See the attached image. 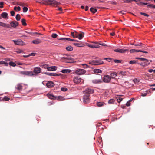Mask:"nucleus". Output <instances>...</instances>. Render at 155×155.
<instances>
[{
	"label": "nucleus",
	"instance_id": "nucleus-47",
	"mask_svg": "<svg viewBox=\"0 0 155 155\" xmlns=\"http://www.w3.org/2000/svg\"><path fill=\"white\" fill-rule=\"evenodd\" d=\"M48 96L50 99H53L54 97V96L51 94H48Z\"/></svg>",
	"mask_w": 155,
	"mask_h": 155
},
{
	"label": "nucleus",
	"instance_id": "nucleus-37",
	"mask_svg": "<svg viewBox=\"0 0 155 155\" xmlns=\"http://www.w3.org/2000/svg\"><path fill=\"white\" fill-rule=\"evenodd\" d=\"M15 18L17 21H19L21 18L20 15L19 14H17L16 15Z\"/></svg>",
	"mask_w": 155,
	"mask_h": 155
},
{
	"label": "nucleus",
	"instance_id": "nucleus-60",
	"mask_svg": "<svg viewBox=\"0 0 155 155\" xmlns=\"http://www.w3.org/2000/svg\"><path fill=\"white\" fill-rule=\"evenodd\" d=\"M82 65L84 68H87V67H89L86 64H82Z\"/></svg>",
	"mask_w": 155,
	"mask_h": 155
},
{
	"label": "nucleus",
	"instance_id": "nucleus-12",
	"mask_svg": "<svg viewBox=\"0 0 155 155\" xmlns=\"http://www.w3.org/2000/svg\"><path fill=\"white\" fill-rule=\"evenodd\" d=\"M12 3L14 5H18L21 6H24L26 5V4L24 3L17 2H12Z\"/></svg>",
	"mask_w": 155,
	"mask_h": 155
},
{
	"label": "nucleus",
	"instance_id": "nucleus-29",
	"mask_svg": "<svg viewBox=\"0 0 155 155\" xmlns=\"http://www.w3.org/2000/svg\"><path fill=\"white\" fill-rule=\"evenodd\" d=\"M66 50L68 51H71L73 50V48L71 46H68L66 48Z\"/></svg>",
	"mask_w": 155,
	"mask_h": 155
},
{
	"label": "nucleus",
	"instance_id": "nucleus-41",
	"mask_svg": "<svg viewBox=\"0 0 155 155\" xmlns=\"http://www.w3.org/2000/svg\"><path fill=\"white\" fill-rule=\"evenodd\" d=\"M137 61L134 60H131L130 61L129 63L131 64H134L136 63Z\"/></svg>",
	"mask_w": 155,
	"mask_h": 155
},
{
	"label": "nucleus",
	"instance_id": "nucleus-40",
	"mask_svg": "<svg viewBox=\"0 0 155 155\" xmlns=\"http://www.w3.org/2000/svg\"><path fill=\"white\" fill-rule=\"evenodd\" d=\"M2 99L3 101H8L10 99L7 96H5L3 98H2Z\"/></svg>",
	"mask_w": 155,
	"mask_h": 155
},
{
	"label": "nucleus",
	"instance_id": "nucleus-56",
	"mask_svg": "<svg viewBox=\"0 0 155 155\" xmlns=\"http://www.w3.org/2000/svg\"><path fill=\"white\" fill-rule=\"evenodd\" d=\"M3 4H4V3L3 2H0V5H1L0 6V8H3Z\"/></svg>",
	"mask_w": 155,
	"mask_h": 155
},
{
	"label": "nucleus",
	"instance_id": "nucleus-44",
	"mask_svg": "<svg viewBox=\"0 0 155 155\" xmlns=\"http://www.w3.org/2000/svg\"><path fill=\"white\" fill-rule=\"evenodd\" d=\"M3 25L4 26H3V27H6V28H10V25L8 24H5V23H4Z\"/></svg>",
	"mask_w": 155,
	"mask_h": 155
},
{
	"label": "nucleus",
	"instance_id": "nucleus-38",
	"mask_svg": "<svg viewBox=\"0 0 155 155\" xmlns=\"http://www.w3.org/2000/svg\"><path fill=\"white\" fill-rule=\"evenodd\" d=\"M59 40H68L70 41L71 40V39L69 38H61L59 39Z\"/></svg>",
	"mask_w": 155,
	"mask_h": 155
},
{
	"label": "nucleus",
	"instance_id": "nucleus-5",
	"mask_svg": "<svg viewBox=\"0 0 155 155\" xmlns=\"http://www.w3.org/2000/svg\"><path fill=\"white\" fill-rule=\"evenodd\" d=\"M61 59L64 61H65L66 62L71 63L74 61V59L71 57H68V58L62 57Z\"/></svg>",
	"mask_w": 155,
	"mask_h": 155
},
{
	"label": "nucleus",
	"instance_id": "nucleus-59",
	"mask_svg": "<svg viewBox=\"0 0 155 155\" xmlns=\"http://www.w3.org/2000/svg\"><path fill=\"white\" fill-rule=\"evenodd\" d=\"M11 14V16H14L15 14V12L14 11H12L10 12Z\"/></svg>",
	"mask_w": 155,
	"mask_h": 155
},
{
	"label": "nucleus",
	"instance_id": "nucleus-39",
	"mask_svg": "<svg viewBox=\"0 0 155 155\" xmlns=\"http://www.w3.org/2000/svg\"><path fill=\"white\" fill-rule=\"evenodd\" d=\"M147 7L153 8H155V5H153V4H148L147 6Z\"/></svg>",
	"mask_w": 155,
	"mask_h": 155
},
{
	"label": "nucleus",
	"instance_id": "nucleus-50",
	"mask_svg": "<svg viewBox=\"0 0 155 155\" xmlns=\"http://www.w3.org/2000/svg\"><path fill=\"white\" fill-rule=\"evenodd\" d=\"M28 8L26 7H24L23 8V12H26L27 11H28Z\"/></svg>",
	"mask_w": 155,
	"mask_h": 155
},
{
	"label": "nucleus",
	"instance_id": "nucleus-15",
	"mask_svg": "<svg viewBox=\"0 0 155 155\" xmlns=\"http://www.w3.org/2000/svg\"><path fill=\"white\" fill-rule=\"evenodd\" d=\"M10 28L11 27L16 28L17 26H18V22L16 21H15V22L12 21L10 22Z\"/></svg>",
	"mask_w": 155,
	"mask_h": 155
},
{
	"label": "nucleus",
	"instance_id": "nucleus-26",
	"mask_svg": "<svg viewBox=\"0 0 155 155\" xmlns=\"http://www.w3.org/2000/svg\"><path fill=\"white\" fill-rule=\"evenodd\" d=\"M90 10V11L93 14L95 13L97 11V9L94 8L93 7L91 8Z\"/></svg>",
	"mask_w": 155,
	"mask_h": 155
},
{
	"label": "nucleus",
	"instance_id": "nucleus-10",
	"mask_svg": "<svg viewBox=\"0 0 155 155\" xmlns=\"http://www.w3.org/2000/svg\"><path fill=\"white\" fill-rule=\"evenodd\" d=\"M41 69L39 67H36L34 68L33 72L35 74L40 73L41 72Z\"/></svg>",
	"mask_w": 155,
	"mask_h": 155
},
{
	"label": "nucleus",
	"instance_id": "nucleus-42",
	"mask_svg": "<svg viewBox=\"0 0 155 155\" xmlns=\"http://www.w3.org/2000/svg\"><path fill=\"white\" fill-rule=\"evenodd\" d=\"M9 64L11 66L15 67L16 66V64L15 63L12 62H10L9 63Z\"/></svg>",
	"mask_w": 155,
	"mask_h": 155
},
{
	"label": "nucleus",
	"instance_id": "nucleus-31",
	"mask_svg": "<svg viewBox=\"0 0 155 155\" xmlns=\"http://www.w3.org/2000/svg\"><path fill=\"white\" fill-rule=\"evenodd\" d=\"M84 33L82 32L80 34H78V38L80 40L83 37Z\"/></svg>",
	"mask_w": 155,
	"mask_h": 155
},
{
	"label": "nucleus",
	"instance_id": "nucleus-23",
	"mask_svg": "<svg viewBox=\"0 0 155 155\" xmlns=\"http://www.w3.org/2000/svg\"><path fill=\"white\" fill-rule=\"evenodd\" d=\"M41 42V41L39 39H37L36 40L33 41L32 42L35 44H38L40 43Z\"/></svg>",
	"mask_w": 155,
	"mask_h": 155
},
{
	"label": "nucleus",
	"instance_id": "nucleus-58",
	"mask_svg": "<svg viewBox=\"0 0 155 155\" xmlns=\"http://www.w3.org/2000/svg\"><path fill=\"white\" fill-rule=\"evenodd\" d=\"M78 34L77 32H76V34H74V38H78Z\"/></svg>",
	"mask_w": 155,
	"mask_h": 155
},
{
	"label": "nucleus",
	"instance_id": "nucleus-64",
	"mask_svg": "<svg viewBox=\"0 0 155 155\" xmlns=\"http://www.w3.org/2000/svg\"><path fill=\"white\" fill-rule=\"evenodd\" d=\"M147 93H142L141 94V96L143 97L147 95Z\"/></svg>",
	"mask_w": 155,
	"mask_h": 155
},
{
	"label": "nucleus",
	"instance_id": "nucleus-36",
	"mask_svg": "<svg viewBox=\"0 0 155 155\" xmlns=\"http://www.w3.org/2000/svg\"><path fill=\"white\" fill-rule=\"evenodd\" d=\"M14 10L16 11H19L21 10V8L19 6L17 7L16 6H15L14 7Z\"/></svg>",
	"mask_w": 155,
	"mask_h": 155
},
{
	"label": "nucleus",
	"instance_id": "nucleus-1",
	"mask_svg": "<svg viewBox=\"0 0 155 155\" xmlns=\"http://www.w3.org/2000/svg\"><path fill=\"white\" fill-rule=\"evenodd\" d=\"M94 92L93 89L90 88H87L83 91L84 94L83 97V102L84 103L86 104L90 102V95Z\"/></svg>",
	"mask_w": 155,
	"mask_h": 155
},
{
	"label": "nucleus",
	"instance_id": "nucleus-62",
	"mask_svg": "<svg viewBox=\"0 0 155 155\" xmlns=\"http://www.w3.org/2000/svg\"><path fill=\"white\" fill-rule=\"evenodd\" d=\"M58 99L60 101H62L63 100V97L61 96H59L58 97Z\"/></svg>",
	"mask_w": 155,
	"mask_h": 155
},
{
	"label": "nucleus",
	"instance_id": "nucleus-11",
	"mask_svg": "<svg viewBox=\"0 0 155 155\" xmlns=\"http://www.w3.org/2000/svg\"><path fill=\"white\" fill-rule=\"evenodd\" d=\"M128 51V49H117L114 50L115 52L120 53H125Z\"/></svg>",
	"mask_w": 155,
	"mask_h": 155
},
{
	"label": "nucleus",
	"instance_id": "nucleus-17",
	"mask_svg": "<svg viewBox=\"0 0 155 155\" xmlns=\"http://www.w3.org/2000/svg\"><path fill=\"white\" fill-rule=\"evenodd\" d=\"M89 47L91 48H98L100 47V46L97 44H87V45Z\"/></svg>",
	"mask_w": 155,
	"mask_h": 155
},
{
	"label": "nucleus",
	"instance_id": "nucleus-28",
	"mask_svg": "<svg viewBox=\"0 0 155 155\" xmlns=\"http://www.w3.org/2000/svg\"><path fill=\"white\" fill-rule=\"evenodd\" d=\"M71 71V70L69 69H63L61 71V72L63 73H69Z\"/></svg>",
	"mask_w": 155,
	"mask_h": 155
},
{
	"label": "nucleus",
	"instance_id": "nucleus-33",
	"mask_svg": "<svg viewBox=\"0 0 155 155\" xmlns=\"http://www.w3.org/2000/svg\"><path fill=\"white\" fill-rule=\"evenodd\" d=\"M94 71L95 73H101L102 72L101 70L99 69H95L94 70Z\"/></svg>",
	"mask_w": 155,
	"mask_h": 155
},
{
	"label": "nucleus",
	"instance_id": "nucleus-48",
	"mask_svg": "<svg viewBox=\"0 0 155 155\" xmlns=\"http://www.w3.org/2000/svg\"><path fill=\"white\" fill-rule=\"evenodd\" d=\"M58 35L55 33H53L51 35V37L53 38H55L57 37Z\"/></svg>",
	"mask_w": 155,
	"mask_h": 155
},
{
	"label": "nucleus",
	"instance_id": "nucleus-16",
	"mask_svg": "<svg viewBox=\"0 0 155 155\" xmlns=\"http://www.w3.org/2000/svg\"><path fill=\"white\" fill-rule=\"evenodd\" d=\"M130 52L131 53H133L134 52H142L143 53H147L148 52L147 51H143L142 50H135L134 49H131L130 50Z\"/></svg>",
	"mask_w": 155,
	"mask_h": 155
},
{
	"label": "nucleus",
	"instance_id": "nucleus-51",
	"mask_svg": "<svg viewBox=\"0 0 155 155\" xmlns=\"http://www.w3.org/2000/svg\"><path fill=\"white\" fill-rule=\"evenodd\" d=\"M121 61H122L121 60H117V59H115V60H114V61L115 63H121Z\"/></svg>",
	"mask_w": 155,
	"mask_h": 155
},
{
	"label": "nucleus",
	"instance_id": "nucleus-32",
	"mask_svg": "<svg viewBox=\"0 0 155 155\" xmlns=\"http://www.w3.org/2000/svg\"><path fill=\"white\" fill-rule=\"evenodd\" d=\"M127 72L125 71H121L119 72V74L124 76L126 75Z\"/></svg>",
	"mask_w": 155,
	"mask_h": 155
},
{
	"label": "nucleus",
	"instance_id": "nucleus-49",
	"mask_svg": "<svg viewBox=\"0 0 155 155\" xmlns=\"http://www.w3.org/2000/svg\"><path fill=\"white\" fill-rule=\"evenodd\" d=\"M139 81H140L139 80V79H137V78L134 79L133 80V81L135 83H137V84L138 83V82H139Z\"/></svg>",
	"mask_w": 155,
	"mask_h": 155
},
{
	"label": "nucleus",
	"instance_id": "nucleus-45",
	"mask_svg": "<svg viewBox=\"0 0 155 155\" xmlns=\"http://www.w3.org/2000/svg\"><path fill=\"white\" fill-rule=\"evenodd\" d=\"M8 63L5 62L3 61H0V64H5V65H8Z\"/></svg>",
	"mask_w": 155,
	"mask_h": 155
},
{
	"label": "nucleus",
	"instance_id": "nucleus-24",
	"mask_svg": "<svg viewBox=\"0 0 155 155\" xmlns=\"http://www.w3.org/2000/svg\"><path fill=\"white\" fill-rule=\"evenodd\" d=\"M1 16L4 18L6 19L8 16V14L6 12H3L1 14Z\"/></svg>",
	"mask_w": 155,
	"mask_h": 155
},
{
	"label": "nucleus",
	"instance_id": "nucleus-34",
	"mask_svg": "<svg viewBox=\"0 0 155 155\" xmlns=\"http://www.w3.org/2000/svg\"><path fill=\"white\" fill-rule=\"evenodd\" d=\"M26 20L22 18L21 19V22L22 23V25L24 26H26L27 25V24L25 22Z\"/></svg>",
	"mask_w": 155,
	"mask_h": 155
},
{
	"label": "nucleus",
	"instance_id": "nucleus-21",
	"mask_svg": "<svg viewBox=\"0 0 155 155\" xmlns=\"http://www.w3.org/2000/svg\"><path fill=\"white\" fill-rule=\"evenodd\" d=\"M48 71H55L56 70L57 67H56L55 66H52L51 67H48Z\"/></svg>",
	"mask_w": 155,
	"mask_h": 155
},
{
	"label": "nucleus",
	"instance_id": "nucleus-53",
	"mask_svg": "<svg viewBox=\"0 0 155 155\" xmlns=\"http://www.w3.org/2000/svg\"><path fill=\"white\" fill-rule=\"evenodd\" d=\"M131 101V100H129L128 101H127L126 104V105L127 106H129L130 105V102Z\"/></svg>",
	"mask_w": 155,
	"mask_h": 155
},
{
	"label": "nucleus",
	"instance_id": "nucleus-14",
	"mask_svg": "<svg viewBox=\"0 0 155 155\" xmlns=\"http://www.w3.org/2000/svg\"><path fill=\"white\" fill-rule=\"evenodd\" d=\"M46 85L48 87L51 88L54 86V84L51 81H49L46 83Z\"/></svg>",
	"mask_w": 155,
	"mask_h": 155
},
{
	"label": "nucleus",
	"instance_id": "nucleus-19",
	"mask_svg": "<svg viewBox=\"0 0 155 155\" xmlns=\"http://www.w3.org/2000/svg\"><path fill=\"white\" fill-rule=\"evenodd\" d=\"M16 88L18 91H21L22 89V84H18L15 87Z\"/></svg>",
	"mask_w": 155,
	"mask_h": 155
},
{
	"label": "nucleus",
	"instance_id": "nucleus-52",
	"mask_svg": "<svg viewBox=\"0 0 155 155\" xmlns=\"http://www.w3.org/2000/svg\"><path fill=\"white\" fill-rule=\"evenodd\" d=\"M140 14L141 15H144V16H146V17H147L149 16V15L148 14H146L145 13H143V12H141L140 13Z\"/></svg>",
	"mask_w": 155,
	"mask_h": 155
},
{
	"label": "nucleus",
	"instance_id": "nucleus-8",
	"mask_svg": "<svg viewBox=\"0 0 155 155\" xmlns=\"http://www.w3.org/2000/svg\"><path fill=\"white\" fill-rule=\"evenodd\" d=\"M74 82L76 84H79L80 82H83V80L80 78H78V77H75L73 79Z\"/></svg>",
	"mask_w": 155,
	"mask_h": 155
},
{
	"label": "nucleus",
	"instance_id": "nucleus-25",
	"mask_svg": "<svg viewBox=\"0 0 155 155\" xmlns=\"http://www.w3.org/2000/svg\"><path fill=\"white\" fill-rule=\"evenodd\" d=\"M102 82V79L100 80H94L92 81L93 83L94 84L100 83Z\"/></svg>",
	"mask_w": 155,
	"mask_h": 155
},
{
	"label": "nucleus",
	"instance_id": "nucleus-22",
	"mask_svg": "<svg viewBox=\"0 0 155 155\" xmlns=\"http://www.w3.org/2000/svg\"><path fill=\"white\" fill-rule=\"evenodd\" d=\"M117 76V73L116 72H113L110 74V77L112 79L115 78Z\"/></svg>",
	"mask_w": 155,
	"mask_h": 155
},
{
	"label": "nucleus",
	"instance_id": "nucleus-13",
	"mask_svg": "<svg viewBox=\"0 0 155 155\" xmlns=\"http://www.w3.org/2000/svg\"><path fill=\"white\" fill-rule=\"evenodd\" d=\"M21 74L23 75H27L28 76H32L34 75L33 72L31 71H22Z\"/></svg>",
	"mask_w": 155,
	"mask_h": 155
},
{
	"label": "nucleus",
	"instance_id": "nucleus-43",
	"mask_svg": "<svg viewBox=\"0 0 155 155\" xmlns=\"http://www.w3.org/2000/svg\"><path fill=\"white\" fill-rule=\"evenodd\" d=\"M114 102L115 101L114 99H111L108 101V103L109 104H112L114 103Z\"/></svg>",
	"mask_w": 155,
	"mask_h": 155
},
{
	"label": "nucleus",
	"instance_id": "nucleus-35",
	"mask_svg": "<svg viewBox=\"0 0 155 155\" xmlns=\"http://www.w3.org/2000/svg\"><path fill=\"white\" fill-rule=\"evenodd\" d=\"M73 44L74 45L78 47H81L83 46V45L81 43H74Z\"/></svg>",
	"mask_w": 155,
	"mask_h": 155
},
{
	"label": "nucleus",
	"instance_id": "nucleus-9",
	"mask_svg": "<svg viewBox=\"0 0 155 155\" xmlns=\"http://www.w3.org/2000/svg\"><path fill=\"white\" fill-rule=\"evenodd\" d=\"M111 80L110 76L108 75H105L103 81L105 83H109Z\"/></svg>",
	"mask_w": 155,
	"mask_h": 155
},
{
	"label": "nucleus",
	"instance_id": "nucleus-63",
	"mask_svg": "<svg viewBox=\"0 0 155 155\" xmlns=\"http://www.w3.org/2000/svg\"><path fill=\"white\" fill-rule=\"evenodd\" d=\"M35 54H36V53H31L30 54H29V56H34L35 55Z\"/></svg>",
	"mask_w": 155,
	"mask_h": 155
},
{
	"label": "nucleus",
	"instance_id": "nucleus-7",
	"mask_svg": "<svg viewBox=\"0 0 155 155\" xmlns=\"http://www.w3.org/2000/svg\"><path fill=\"white\" fill-rule=\"evenodd\" d=\"M12 41L15 43V44L19 45H25V43L22 41L21 40H13Z\"/></svg>",
	"mask_w": 155,
	"mask_h": 155
},
{
	"label": "nucleus",
	"instance_id": "nucleus-57",
	"mask_svg": "<svg viewBox=\"0 0 155 155\" xmlns=\"http://www.w3.org/2000/svg\"><path fill=\"white\" fill-rule=\"evenodd\" d=\"M110 3L111 4H113L114 5H116L117 4V2H115V1H110Z\"/></svg>",
	"mask_w": 155,
	"mask_h": 155
},
{
	"label": "nucleus",
	"instance_id": "nucleus-4",
	"mask_svg": "<svg viewBox=\"0 0 155 155\" xmlns=\"http://www.w3.org/2000/svg\"><path fill=\"white\" fill-rule=\"evenodd\" d=\"M89 64L94 65H101L104 64L103 61L100 59L97 60H92L89 62Z\"/></svg>",
	"mask_w": 155,
	"mask_h": 155
},
{
	"label": "nucleus",
	"instance_id": "nucleus-27",
	"mask_svg": "<svg viewBox=\"0 0 155 155\" xmlns=\"http://www.w3.org/2000/svg\"><path fill=\"white\" fill-rule=\"evenodd\" d=\"M105 104V103L103 102H97V105L99 107H101L104 106Z\"/></svg>",
	"mask_w": 155,
	"mask_h": 155
},
{
	"label": "nucleus",
	"instance_id": "nucleus-55",
	"mask_svg": "<svg viewBox=\"0 0 155 155\" xmlns=\"http://www.w3.org/2000/svg\"><path fill=\"white\" fill-rule=\"evenodd\" d=\"M61 90L63 91H66L67 90V89L66 88L62 87L61 88Z\"/></svg>",
	"mask_w": 155,
	"mask_h": 155
},
{
	"label": "nucleus",
	"instance_id": "nucleus-20",
	"mask_svg": "<svg viewBox=\"0 0 155 155\" xmlns=\"http://www.w3.org/2000/svg\"><path fill=\"white\" fill-rule=\"evenodd\" d=\"M45 74L50 76H59V74L56 73H52L45 72Z\"/></svg>",
	"mask_w": 155,
	"mask_h": 155
},
{
	"label": "nucleus",
	"instance_id": "nucleus-46",
	"mask_svg": "<svg viewBox=\"0 0 155 155\" xmlns=\"http://www.w3.org/2000/svg\"><path fill=\"white\" fill-rule=\"evenodd\" d=\"M25 32H26L27 33L31 34L32 35H33L35 34H40L39 33H33L32 32H31L29 31H25Z\"/></svg>",
	"mask_w": 155,
	"mask_h": 155
},
{
	"label": "nucleus",
	"instance_id": "nucleus-2",
	"mask_svg": "<svg viewBox=\"0 0 155 155\" xmlns=\"http://www.w3.org/2000/svg\"><path fill=\"white\" fill-rule=\"evenodd\" d=\"M36 2L42 5L52 6H56L59 4V3L56 1H37Z\"/></svg>",
	"mask_w": 155,
	"mask_h": 155
},
{
	"label": "nucleus",
	"instance_id": "nucleus-18",
	"mask_svg": "<svg viewBox=\"0 0 155 155\" xmlns=\"http://www.w3.org/2000/svg\"><path fill=\"white\" fill-rule=\"evenodd\" d=\"M136 4L138 5H139L140 6H142L143 5H148V3H143L142 2H140V1H134Z\"/></svg>",
	"mask_w": 155,
	"mask_h": 155
},
{
	"label": "nucleus",
	"instance_id": "nucleus-3",
	"mask_svg": "<svg viewBox=\"0 0 155 155\" xmlns=\"http://www.w3.org/2000/svg\"><path fill=\"white\" fill-rule=\"evenodd\" d=\"M135 59H140L141 61H143L140 63H138V64H140L143 66L144 67L150 64L149 61L145 58H143L137 57Z\"/></svg>",
	"mask_w": 155,
	"mask_h": 155
},
{
	"label": "nucleus",
	"instance_id": "nucleus-6",
	"mask_svg": "<svg viewBox=\"0 0 155 155\" xmlns=\"http://www.w3.org/2000/svg\"><path fill=\"white\" fill-rule=\"evenodd\" d=\"M86 72L85 70L82 69H79L75 70L74 73L80 75L84 74Z\"/></svg>",
	"mask_w": 155,
	"mask_h": 155
},
{
	"label": "nucleus",
	"instance_id": "nucleus-30",
	"mask_svg": "<svg viewBox=\"0 0 155 155\" xmlns=\"http://www.w3.org/2000/svg\"><path fill=\"white\" fill-rule=\"evenodd\" d=\"M41 66L42 67V68H43L44 69H47V70H48V68L49 65H48V64H46L41 65Z\"/></svg>",
	"mask_w": 155,
	"mask_h": 155
},
{
	"label": "nucleus",
	"instance_id": "nucleus-54",
	"mask_svg": "<svg viewBox=\"0 0 155 155\" xmlns=\"http://www.w3.org/2000/svg\"><path fill=\"white\" fill-rule=\"evenodd\" d=\"M123 98L120 97H119L117 99V101L118 103H120V102L122 100Z\"/></svg>",
	"mask_w": 155,
	"mask_h": 155
},
{
	"label": "nucleus",
	"instance_id": "nucleus-61",
	"mask_svg": "<svg viewBox=\"0 0 155 155\" xmlns=\"http://www.w3.org/2000/svg\"><path fill=\"white\" fill-rule=\"evenodd\" d=\"M93 43H94V44H96L97 45H101V44L102 43L101 41H100L99 42H93Z\"/></svg>",
	"mask_w": 155,
	"mask_h": 155
}]
</instances>
